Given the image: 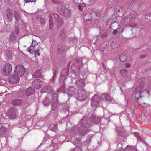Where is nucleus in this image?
<instances>
[{
	"mask_svg": "<svg viewBox=\"0 0 151 151\" xmlns=\"http://www.w3.org/2000/svg\"><path fill=\"white\" fill-rule=\"evenodd\" d=\"M118 32V31L116 29H114V31L113 32V34L114 35H116Z\"/></svg>",
	"mask_w": 151,
	"mask_h": 151,
	"instance_id": "53",
	"label": "nucleus"
},
{
	"mask_svg": "<svg viewBox=\"0 0 151 151\" xmlns=\"http://www.w3.org/2000/svg\"><path fill=\"white\" fill-rule=\"evenodd\" d=\"M22 103V100L19 99H14L12 101V104L14 105H20Z\"/></svg>",
	"mask_w": 151,
	"mask_h": 151,
	"instance_id": "23",
	"label": "nucleus"
},
{
	"mask_svg": "<svg viewBox=\"0 0 151 151\" xmlns=\"http://www.w3.org/2000/svg\"><path fill=\"white\" fill-rule=\"evenodd\" d=\"M42 103L45 106L48 105L50 103L49 99L47 97H46L45 100L42 101Z\"/></svg>",
	"mask_w": 151,
	"mask_h": 151,
	"instance_id": "38",
	"label": "nucleus"
},
{
	"mask_svg": "<svg viewBox=\"0 0 151 151\" xmlns=\"http://www.w3.org/2000/svg\"><path fill=\"white\" fill-rule=\"evenodd\" d=\"M142 86H137L135 89V91L136 92V94H135V96L136 97H137V95L139 96L140 97H141L142 96H141V93L143 92V91L142 89Z\"/></svg>",
	"mask_w": 151,
	"mask_h": 151,
	"instance_id": "18",
	"label": "nucleus"
},
{
	"mask_svg": "<svg viewBox=\"0 0 151 151\" xmlns=\"http://www.w3.org/2000/svg\"><path fill=\"white\" fill-rule=\"evenodd\" d=\"M119 23L115 22L112 24L111 25V26L110 28L112 30H114V29H117L119 27Z\"/></svg>",
	"mask_w": 151,
	"mask_h": 151,
	"instance_id": "30",
	"label": "nucleus"
},
{
	"mask_svg": "<svg viewBox=\"0 0 151 151\" xmlns=\"http://www.w3.org/2000/svg\"><path fill=\"white\" fill-rule=\"evenodd\" d=\"M56 122H58V121H57V119H56Z\"/></svg>",
	"mask_w": 151,
	"mask_h": 151,
	"instance_id": "63",
	"label": "nucleus"
},
{
	"mask_svg": "<svg viewBox=\"0 0 151 151\" xmlns=\"http://www.w3.org/2000/svg\"><path fill=\"white\" fill-rule=\"evenodd\" d=\"M96 16H97V14H96Z\"/></svg>",
	"mask_w": 151,
	"mask_h": 151,
	"instance_id": "62",
	"label": "nucleus"
},
{
	"mask_svg": "<svg viewBox=\"0 0 151 151\" xmlns=\"http://www.w3.org/2000/svg\"><path fill=\"white\" fill-rule=\"evenodd\" d=\"M136 24L134 22H132L130 24L131 27H133L131 29V30L132 32L133 36L135 37L138 35L140 32V29L137 27H136Z\"/></svg>",
	"mask_w": 151,
	"mask_h": 151,
	"instance_id": "8",
	"label": "nucleus"
},
{
	"mask_svg": "<svg viewBox=\"0 0 151 151\" xmlns=\"http://www.w3.org/2000/svg\"><path fill=\"white\" fill-rule=\"evenodd\" d=\"M7 114V115L10 119H13L18 116L17 109L13 107H11L9 109Z\"/></svg>",
	"mask_w": 151,
	"mask_h": 151,
	"instance_id": "4",
	"label": "nucleus"
},
{
	"mask_svg": "<svg viewBox=\"0 0 151 151\" xmlns=\"http://www.w3.org/2000/svg\"><path fill=\"white\" fill-rule=\"evenodd\" d=\"M15 31L16 34L17 35H18L19 33V29L18 28H17L16 26L15 27Z\"/></svg>",
	"mask_w": 151,
	"mask_h": 151,
	"instance_id": "51",
	"label": "nucleus"
},
{
	"mask_svg": "<svg viewBox=\"0 0 151 151\" xmlns=\"http://www.w3.org/2000/svg\"><path fill=\"white\" fill-rule=\"evenodd\" d=\"M145 20L147 22L151 21V14H148L145 16Z\"/></svg>",
	"mask_w": 151,
	"mask_h": 151,
	"instance_id": "32",
	"label": "nucleus"
},
{
	"mask_svg": "<svg viewBox=\"0 0 151 151\" xmlns=\"http://www.w3.org/2000/svg\"><path fill=\"white\" fill-rule=\"evenodd\" d=\"M39 50L38 49L35 52V55L36 56L37 55V56H39L40 55V53L39 52Z\"/></svg>",
	"mask_w": 151,
	"mask_h": 151,
	"instance_id": "49",
	"label": "nucleus"
},
{
	"mask_svg": "<svg viewBox=\"0 0 151 151\" xmlns=\"http://www.w3.org/2000/svg\"><path fill=\"white\" fill-rule=\"evenodd\" d=\"M57 125H54L53 126V127H51V129L52 130L56 132L57 131Z\"/></svg>",
	"mask_w": 151,
	"mask_h": 151,
	"instance_id": "46",
	"label": "nucleus"
},
{
	"mask_svg": "<svg viewBox=\"0 0 151 151\" xmlns=\"http://www.w3.org/2000/svg\"><path fill=\"white\" fill-rule=\"evenodd\" d=\"M111 46L113 49H116L119 46V43L118 42H111L110 43Z\"/></svg>",
	"mask_w": 151,
	"mask_h": 151,
	"instance_id": "26",
	"label": "nucleus"
},
{
	"mask_svg": "<svg viewBox=\"0 0 151 151\" xmlns=\"http://www.w3.org/2000/svg\"><path fill=\"white\" fill-rule=\"evenodd\" d=\"M93 136L92 135H88L87 140L83 142L84 145H87L90 142L91 138Z\"/></svg>",
	"mask_w": 151,
	"mask_h": 151,
	"instance_id": "35",
	"label": "nucleus"
},
{
	"mask_svg": "<svg viewBox=\"0 0 151 151\" xmlns=\"http://www.w3.org/2000/svg\"><path fill=\"white\" fill-rule=\"evenodd\" d=\"M75 65L76 67L75 68L73 69V70L74 71L75 73H77L79 72L83 65L82 59L81 58H79L78 59L77 62L75 64Z\"/></svg>",
	"mask_w": 151,
	"mask_h": 151,
	"instance_id": "10",
	"label": "nucleus"
},
{
	"mask_svg": "<svg viewBox=\"0 0 151 151\" xmlns=\"http://www.w3.org/2000/svg\"><path fill=\"white\" fill-rule=\"evenodd\" d=\"M76 88L75 86H70L66 90V91L69 96H72L75 93Z\"/></svg>",
	"mask_w": 151,
	"mask_h": 151,
	"instance_id": "15",
	"label": "nucleus"
},
{
	"mask_svg": "<svg viewBox=\"0 0 151 151\" xmlns=\"http://www.w3.org/2000/svg\"><path fill=\"white\" fill-rule=\"evenodd\" d=\"M71 150L72 151H81L79 147H75L74 149Z\"/></svg>",
	"mask_w": 151,
	"mask_h": 151,
	"instance_id": "50",
	"label": "nucleus"
},
{
	"mask_svg": "<svg viewBox=\"0 0 151 151\" xmlns=\"http://www.w3.org/2000/svg\"><path fill=\"white\" fill-rule=\"evenodd\" d=\"M117 131L118 134L121 136H123L125 134V132H123L122 129H121L120 131L117 130Z\"/></svg>",
	"mask_w": 151,
	"mask_h": 151,
	"instance_id": "43",
	"label": "nucleus"
},
{
	"mask_svg": "<svg viewBox=\"0 0 151 151\" xmlns=\"http://www.w3.org/2000/svg\"><path fill=\"white\" fill-rule=\"evenodd\" d=\"M35 78H41L42 77V74L40 70H38L34 73L33 75Z\"/></svg>",
	"mask_w": 151,
	"mask_h": 151,
	"instance_id": "31",
	"label": "nucleus"
},
{
	"mask_svg": "<svg viewBox=\"0 0 151 151\" xmlns=\"http://www.w3.org/2000/svg\"><path fill=\"white\" fill-rule=\"evenodd\" d=\"M40 22L42 27H44L45 26V20L44 18H41L40 19Z\"/></svg>",
	"mask_w": 151,
	"mask_h": 151,
	"instance_id": "40",
	"label": "nucleus"
},
{
	"mask_svg": "<svg viewBox=\"0 0 151 151\" xmlns=\"http://www.w3.org/2000/svg\"><path fill=\"white\" fill-rule=\"evenodd\" d=\"M9 1H10L11 0H9Z\"/></svg>",
	"mask_w": 151,
	"mask_h": 151,
	"instance_id": "64",
	"label": "nucleus"
},
{
	"mask_svg": "<svg viewBox=\"0 0 151 151\" xmlns=\"http://www.w3.org/2000/svg\"><path fill=\"white\" fill-rule=\"evenodd\" d=\"M38 43L35 40H33L32 42L31 45L30 46V47L32 49V50H35V46H37Z\"/></svg>",
	"mask_w": 151,
	"mask_h": 151,
	"instance_id": "34",
	"label": "nucleus"
},
{
	"mask_svg": "<svg viewBox=\"0 0 151 151\" xmlns=\"http://www.w3.org/2000/svg\"><path fill=\"white\" fill-rule=\"evenodd\" d=\"M90 121L89 119L86 117H84L76 126L70 130V135L71 136L75 135L76 134V131L75 130L77 129L80 135H84L88 132L87 129L91 125Z\"/></svg>",
	"mask_w": 151,
	"mask_h": 151,
	"instance_id": "1",
	"label": "nucleus"
},
{
	"mask_svg": "<svg viewBox=\"0 0 151 151\" xmlns=\"http://www.w3.org/2000/svg\"><path fill=\"white\" fill-rule=\"evenodd\" d=\"M62 12L63 15L66 17H69L71 14V10L65 7L62 8Z\"/></svg>",
	"mask_w": 151,
	"mask_h": 151,
	"instance_id": "20",
	"label": "nucleus"
},
{
	"mask_svg": "<svg viewBox=\"0 0 151 151\" xmlns=\"http://www.w3.org/2000/svg\"><path fill=\"white\" fill-rule=\"evenodd\" d=\"M100 101H111L108 94L105 93L101 95L100 97Z\"/></svg>",
	"mask_w": 151,
	"mask_h": 151,
	"instance_id": "19",
	"label": "nucleus"
},
{
	"mask_svg": "<svg viewBox=\"0 0 151 151\" xmlns=\"http://www.w3.org/2000/svg\"><path fill=\"white\" fill-rule=\"evenodd\" d=\"M63 110L64 112H68L69 110V107L68 106L66 105L65 107L63 109Z\"/></svg>",
	"mask_w": 151,
	"mask_h": 151,
	"instance_id": "48",
	"label": "nucleus"
},
{
	"mask_svg": "<svg viewBox=\"0 0 151 151\" xmlns=\"http://www.w3.org/2000/svg\"><path fill=\"white\" fill-rule=\"evenodd\" d=\"M52 21V16H51L49 19V28L50 29H51L52 28L53 25Z\"/></svg>",
	"mask_w": 151,
	"mask_h": 151,
	"instance_id": "41",
	"label": "nucleus"
},
{
	"mask_svg": "<svg viewBox=\"0 0 151 151\" xmlns=\"http://www.w3.org/2000/svg\"><path fill=\"white\" fill-rule=\"evenodd\" d=\"M127 56L125 53H121L119 56V59L122 62H124L127 59Z\"/></svg>",
	"mask_w": 151,
	"mask_h": 151,
	"instance_id": "25",
	"label": "nucleus"
},
{
	"mask_svg": "<svg viewBox=\"0 0 151 151\" xmlns=\"http://www.w3.org/2000/svg\"><path fill=\"white\" fill-rule=\"evenodd\" d=\"M52 101L54 102L55 104L52 105V111H55L57 109L56 104L58 103V95L56 93H54L52 96Z\"/></svg>",
	"mask_w": 151,
	"mask_h": 151,
	"instance_id": "12",
	"label": "nucleus"
},
{
	"mask_svg": "<svg viewBox=\"0 0 151 151\" xmlns=\"http://www.w3.org/2000/svg\"><path fill=\"white\" fill-rule=\"evenodd\" d=\"M19 78L16 74L11 75L8 78V82L12 84L17 83H19Z\"/></svg>",
	"mask_w": 151,
	"mask_h": 151,
	"instance_id": "7",
	"label": "nucleus"
},
{
	"mask_svg": "<svg viewBox=\"0 0 151 151\" xmlns=\"http://www.w3.org/2000/svg\"><path fill=\"white\" fill-rule=\"evenodd\" d=\"M31 102V99L29 98H27L24 102V105L26 106H28L30 104Z\"/></svg>",
	"mask_w": 151,
	"mask_h": 151,
	"instance_id": "37",
	"label": "nucleus"
},
{
	"mask_svg": "<svg viewBox=\"0 0 151 151\" xmlns=\"http://www.w3.org/2000/svg\"><path fill=\"white\" fill-rule=\"evenodd\" d=\"M25 3H29V2H34L33 1H31V0H25Z\"/></svg>",
	"mask_w": 151,
	"mask_h": 151,
	"instance_id": "56",
	"label": "nucleus"
},
{
	"mask_svg": "<svg viewBox=\"0 0 151 151\" xmlns=\"http://www.w3.org/2000/svg\"><path fill=\"white\" fill-rule=\"evenodd\" d=\"M78 38L77 37H74L72 38L71 40V41L73 43H76L78 42Z\"/></svg>",
	"mask_w": 151,
	"mask_h": 151,
	"instance_id": "44",
	"label": "nucleus"
},
{
	"mask_svg": "<svg viewBox=\"0 0 151 151\" xmlns=\"http://www.w3.org/2000/svg\"><path fill=\"white\" fill-rule=\"evenodd\" d=\"M137 13L135 11H133L131 12L130 14L128 15V16H129V18L132 20V19L134 18L137 15Z\"/></svg>",
	"mask_w": 151,
	"mask_h": 151,
	"instance_id": "33",
	"label": "nucleus"
},
{
	"mask_svg": "<svg viewBox=\"0 0 151 151\" xmlns=\"http://www.w3.org/2000/svg\"><path fill=\"white\" fill-rule=\"evenodd\" d=\"M90 118L92 122H93L96 124L99 123L101 121V118H99L95 115L91 116Z\"/></svg>",
	"mask_w": 151,
	"mask_h": 151,
	"instance_id": "17",
	"label": "nucleus"
},
{
	"mask_svg": "<svg viewBox=\"0 0 151 151\" xmlns=\"http://www.w3.org/2000/svg\"><path fill=\"white\" fill-rule=\"evenodd\" d=\"M25 68L22 65H18L16 66L14 69V74L21 77L23 76L25 72Z\"/></svg>",
	"mask_w": 151,
	"mask_h": 151,
	"instance_id": "3",
	"label": "nucleus"
},
{
	"mask_svg": "<svg viewBox=\"0 0 151 151\" xmlns=\"http://www.w3.org/2000/svg\"><path fill=\"white\" fill-rule=\"evenodd\" d=\"M77 99L81 101L86 100L88 98L87 94L84 89H78L76 93Z\"/></svg>",
	"mask_w": 151,
	"mask_h": 151,
	"instance_id": "2",
	"label": "nucleus"
},
{
	"mask_svg": "<svg viewBox=\"0 0 151 151\" xmlns=\"http://www.w3.org/2000/svg\"><path fill=\"white\" fill-rule=\"evenodd\" d=\"M27 51L29 52H30L31 50H32V49L30 48V47H29L27 49Z\"/></svg>",
	"mask_w": 151,
	"mask_h": 151,
	"instance_id": "57",
	"label": "nucleus"
},
{
	"mask_svg": "<svg viewBox=\"0 0 151 151\" xmlns=\"http://www.w3.org/2000/svg\"><path fill=\"white\" fill-rule=\"evenodd\" d=\"M68 75V72L66 71L65 70H63L61 72V75L60 77V82L61 83H63L65 79L66 76Z\"/></svg>",
	"mask_w": 151,
	"mask_h": 151,
	"instance_id": "16",
	"label": "nucleus"
},
{
	"mask_svg": "<svg viewBox=\"0 0 151 151\" xmlns=\"http://www.w3.org/2000/svg\"><path fill=\"white\" fill-rule=\"evenodd\" d=\"M42 84V81L39 79H35L32 83V86L37 89H38L40 88Z\"/></svg>",
	"mask_w": 151,
	"mask_h": 151,
	"instance_id": "13",
	"label": "nucleus"
},
{
	"mask_svg": "<svg viewBox=\"0 0 151 151\" xmlns=\"http://www.w3.org/2000/svg\"><path fill=\"white\" fill-rule=\"evenodd\" d=\"M125 151H136V149L135 146H127L125 148Z\"/></svg>",
	"mask_w": 151,
	"mask_h": 151,
	"instance_id": "27",
	"label": "nucleus"
},
{
	"mask_svg": "<svg viewBox=\"0 0 151 151\" xmlns=\"http://www.w3.org/2000/svg\"><path fill=\"white\" fill-rule=\"evenodd\" d=\"M83 1V0H81V1ZM74 1L75 2V3H76V2H77V1L76 0H74Z\"/></svg>",
	"mask_w": 151,
	"mask_h": 151,
	"instance_id": "58",
	"label": "nucleus"
},
{
	"mask_svg": "<svg viewBox=\"0 0 151 151\" xmlns=\"http://www.w3.org/2000/svg\"><path fill=\"white\" fill-rule=\"evenodd\" d=\"M14 15L16 22H18L21 18L19 13L17 11H14Z\"/></svg>",
	"mask_w": 151,
	"mask_h": 151,
	"instance_id": "28",
	"label": "nucleus"
},
{
	"mask_svg": "<svg viewBox=\"0 0 151 151\" xmlns=\"http://www.w3.org/2000/svg\"><path fill=\"white\" fill-rule=\"evenodd\" d=\"M7 20L10 22L12 21L14 18L13 13L11 9H8L5 12Z\"/></svg>",
	"mask_w": 151,
	"mask_h": 151,
	"instance_id": "11",
	"label": "nucleus"
},
{
	"mask_svg": "<svg viewBox=\"0 0 151 151\" xmlns=\"http://www.w3.org/2000/svg\"><path fill=\"white\" fill-rule=\"evenodd\" d=\"M91 105L94 108L97 106L100 101V97L97 94L94 95L91 99Z\"/></svg>",
	"mask_w": 151,
	"mask_h": 151,
	"instance_id": "5",
	"label": "nucleus"
},
{
	"mask_svg": "<svg viewBox=\"0 0 151 151\" xmlns=\"http://www.w3.org/2000/svg\"><path fill=\"white\" fill-rule=\"evenodd\" d=\"M35 90L33 88H29L27 89L25 91V94L26 96H28L34 93Z\"/></svg>",
	"mask_w": 151,
	"mask_h": 151,
	"instance_id": "22",
	"label": "nucleus"
},
{
	"mask_svg": "<svg viewBox=\"0 0 151 151\" xmlns=\"http://www.w3.org/2000/svg\"><path fill=\"white\" fill-rule=\"evenodd\" d=\"M146 55H142L140 56V58L141 59H143L146 56Z\"/></svg>",
	"mask_w": 151,
	"mask_h": 151,
	"instance_id": "55",
	"label": "nucleus"
},
{
	"mask_svg": "<svg viewBox=\"0 0 151 151\" xmlns=\"http://www.w3.org/2000/svg\"><path fill=\"white\" fill-rule=\"evenodd\" d=\"M15 36L14 33H12L10 36V40L13 41L15 40Z\"/></svg>",
	"mask_w": 151,
	"mask_h": 151,
	"instance_id": "42",
	"label": "nucleus"
},
{
	"mask_svg": "<svg viewBox=\"0 0 151 151\" xmlns=\"http://www.w3.org/2000/svg\"><path fill=\"white\" fill-rule=\"evenodd\" d=\"M120 73L123 76H125L127 73V71L126 70L123 69L120 71Z\"/></svg>",
	"mask_w": 151,
	"mask_h": 151,
	"instance_id": "47",
	"label": "nucleus"
},
{
	"mask_svg": "<svg viewBox=\"0 0 151 151\" xmlns=\"http://www.w3.org/2000/svg\"><path fill=\"white\" fill-rule=\"evenodd\" d=\"M75 83L77 87L83 88L86 85V81L85 79L79 78L76 80Z\"/></svg>",
	"mask_w": 151,
	"mask_h": 151,
	"instance_id": "9",
	"label": "nucleus"
},
{
	"mask_svg": "<svg viewBox=\"0 0 151 151\" xmlns=\"http://www.w3.org/2000/svg\"><path fill=\"white\" fill-rule=\"evenodd\" d=\"M64 47L62 45L58 46V53H62L64 50Z\"/></svg>",
	"mask_w": 151,
	"mask_h": 151,
	"instance_id": "39",
	"label": "nucleus"
},
{
	"mask_svg": "<svg viewBox=\"0 0 151 151\" xmlns=\"http://www.w3.org/2000/svg\"><path fill=\"white\" fill-rule=\"evenodd\" d=\"M12 70V65L9 63H6L3 69V74L4 76L9 75L11 72Z\"/></svg>",
	"mask_w": 151,
	"mask_h": 151,
	"instance_id": "6",
	"label": "nucleus"
},
{
	"mask_svg": "<svg viewBox=\"0 0 151 151\" xmlns=\"http://www.w3.org/2000/svg\"><path fill=\"white\" fill-rule=\"evenodd\" d=\"M78 8L82 12L83 11V9L82 7V6L81 5H78Z\"/></svg>",
	"mask_w": 151,
	"mask_h": 151,
	"instance_id": "52",
	"label": "nucleus"
},
{
	"mask_svg": "<svg viewBox=\"0 0 151 151\" xmlns=\"http://www.w3.org/2000/svg\"><path fill=\"white\" fill-rule=\"evenodd\" d=\"M73 66L72 65V67H71V68H73Z\"/></svg>",
	"mask_w": 151,
	"mask_h": 151,
	"instance_id": "61",
	"label": "nucleus"
},
{
	"mask_svg": "<svg viewBox=\"0 0 151 151\" xmlns=\"http://www.w3.org/2000/svg\"><path fill=\"white\" fill-rule=\"evenodd\" d=\"M6 128L1 126L0 127V134L2 136L4 135L6 133Z\"/></svg>",
	"mask_w": 151,
	"mask_h": 151,
	"instance_id": "29",
	"label": "nucleus"
},
{
	"mask_svg": "<svg viewBox=\"0 0 151 151\" xmlns=\"http://www.w3.org/2000/svg\"><path fill=\"white\" fill-rule=\"evenodd\" d=\"M53 89L52 87L46 86L44 87L41 90L40 92L43 93L46 92L48 93H51L53 92Z\"/></svg>",
	"mask_w": 151,
	"mask_h": 151,
	"instance_id": "14",
	"label": "nucleus"
},
{
	"mask_svg": "<svg viewBox=\"0 0 151 151\" xmlns=\"http://www.w3.org/2000/svg\"><path fill=\"white\" fill-rule=\"evenodd\" d=\"M73 143L75 145L77 146H81V142L80 139L77 138H75L73 141Z\"/></svg>",
	"mask_w": 151,
	"mask_h": 151,
	"instance_id": "24",
	"label": "nucleus"
},
{
	"mask_svg": "<svg viewBox=\"0 0 151 151\" xmlns=\"http://www.w3.org/2000/svg\"><path fill=\"white\" fill-rule=\"evenodd\" d=\"M52 16V17H54L56 19V21L57 22H58L59 21L60 19L58 15L56 14L55 13H52L50 15V16Z\"/></svg>",
	"mask_w": 151,
	"mask_h": 151,
	"instance_id": "36",
	"label": "nucleus"
},
{
	"mask_svg": "<svg viewBox=\"0 0 151 151\" xmlns=\"http://www.w3.org/2000/svg\"><path fill=\"white\" fill-rule=\"evenodd\" d=\"M53 76L52 77V82H53L54 81L55 79V78L56 77V75L57 73V71L56 70H53Z\"/></svg>",
	"mask_w": 151,
	"mask_h": 151,
	"instance_id": "45",
	"label": "nucleus"
},
{
	"mask_svg": "<svg viewBox=\"0 0 151 151\" xmlns=\"http://www.w3.org/2000/svg\"><path fill=\"white\" fill-rule=\"evenodd\" d=\"M86 6V5H85V4H83V6Z\"/></svg>",
	"mask_w": 151,
	"mask_h": 151,
	"instance_id": "59",
	"label": "nucleus"
},
{
	"mask_svg": "<svg viewBox=\"0 0 151 151\" xmlns=\"http://www.w3.org/2000/svg\"><path fill=\"white\" fill-rule=\"evenodd\" d=\"M131 66V64L129 63H127L125 65V67L127 68H128L129 67H130Z\"/></svg>",
	"mask_w": 151,
	"mask_h": 151,
	"instance_id": "54",
	"label": "nucleus"
},
{
	"mask_svg": "<svg viewBox=\"0 0 151 151\" xmlns=\"http://www.w3.org/2000/svg\"><path fill=\"white\" fill-rule=\"evenodd\" d=\"M131 20L130 18H129V16L127 15L122 20L121 23L123 24L127 25L129 24Z\"/></svg>",
	"mask_w": 151,
	"mask_h": 151,
	"instance_id": "21",
	"label": "nucleus"
},
{
	"mask_svg": "<svg viewBox=\"0 0 151 151\" xmlns=\"http://www.w3.org/2000/svg\"><path fill=\"white\" fill-rule=\"evenodd\" d=\"M35 3H36V1H34V4H35Z\"/></svg>",
	"mask_w": 151,
	"mask_h": 151,
	"instance_id": "60",
	"label": "nucleus"
}]
</instances>
